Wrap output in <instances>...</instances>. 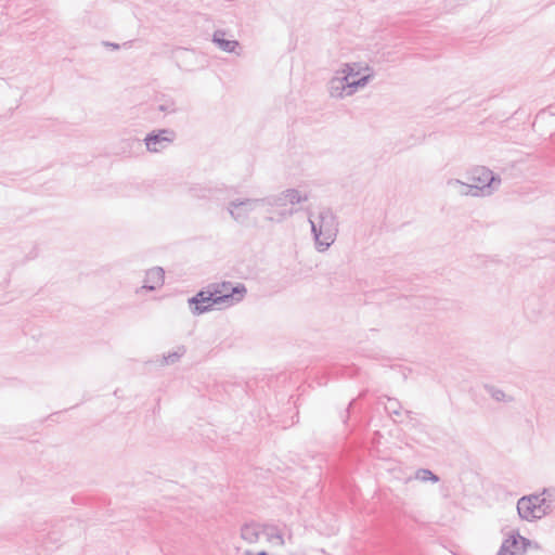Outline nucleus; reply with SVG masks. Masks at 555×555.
<instances>
[{"mask_svg": "<svg viewBox=\"0 0 555 555\" xmlns=\"http://www.w3.org/2000/svg\"><path fill=\"white\" fill-rule=\"evenodd\" d=\"M555 490L544 488L541 493L522 496L517 502V512L521 519L532 521L541 519L554 509Z\"/></svg>", "mask_w": 555, "mask_h": 555, "instance_id": "obj_1", "label": "nucleus"}, {"mask_svg": "<svg viewBox=\"0 0 555 555\" xmlns=\"http://www.w3.org/2000/svg\"><path fill=\"white\" fill-rule=\"evenodd\" d=\"M311 232L319 251L326 250L336 238L338 233V221L330 208H323L315 220L309 218Z\"/></svg>", "mask_w": 555, "mask_h": 555, "instance_id": "obj_2", "label": "nucleus"}, {"mask_svg": "<svg viewBox=\"0 0 555 555\" xmlns=\"http://www.w3.org/2000/svg\"><path fill=\"white\" fill-rule=\"evenodd\" d=\"M215 296L216 304L231 307L242 301L247 293L244 284L231 282L215 283L209 286Z\"/></svg>", "mask_w": 555, "mask_h": 555, "instance_id": "obj_3", "label": "nucleus"}, {"mask_svg": "<svg viewBox=\"0 0 555 555\" xmlns=\"http://www.w3.org/2000/svg\"><path fill=\"white\" fill-rule=\"evenodd\" d=\"M344 73V77L332 80V88H341L346 92V95L353 94L359 88L364 87L371 78L370 75L358 77L359 73H354L349 64H346Z\"/></svg>", "mask_w": 555, "mask_h": 555, "instance_id": "obj_4", "label": "nucleus"}, {"mask_svg": "<svg viewBox=\"0 0 555 555\" xmlns=\"http://www.w3.org/2000/svg\"><path fill=\"white\" fill-rule=\"evenodd\" d=\"M529 547L539 548V545L519 533L511 534L503 541L499 555H525Z\"/></svg>", "mask_w": 555, "mask_h": 555, "instance_id": "obj_5", "label": "nucleus"}, {"mask_svg": "<svg viewBox=\"0 0 555 555\" xmlns=\"http://www.w3.org/2000/svg\"><path fill=\"white\" fill-rule=\"evenodd\" d=\"M175 139L176 132L172 129L165 128L147 133L144 142L147 151L157 153L166 149Z\"/></svg>", "mask_w": 555, "mask_h": 555, "instance_id": "obj_6", "label": "nucleus"}, {"mask_svg": "<svg viewBox=\"0 0 555 555\" xmlns=\"http://www.w3.org/2000/svg\"><path fill=\"white\" fill-rule=\"evenodd\" d=\"M188 302L194 315L208 312L212 309L214 306H218L210 288L207 291H199L195 296L189 298Z\"/></svg>", "mask_w": 555, "mask_h": 555, "instance_id": "obj_7", "label": "nucleus"}, {"mask_svg": "<svg viewBox=\"0 0 555 555\" xmlns=\"http://www.w3.org/2000/svg\"><path fill=\"white\" fill-rule=\"evenodd\" d=\"M254 205H257L255 198L234 199L229 203L228 211L235 221H241L247 218Z\"/></svg>", "mask_w": 555, "mask_h": 555, "instance_id": "obj_8", "label": "nucleus"}, {"mask_svg": "<svg viewBox=\"0 0 555 555\" xmlns=\"http://www.w3.org/2000/svg\"><path fill=\"white\" fill-rule=\"evenodd\" d=\"M448 186L451 188L455 193L460 195L470 196H482L486 184H473L469 181H461L459 179H450L447 182Z\"/></svg>", "mask_w": 555, "mask_h": 555, "instance_id": "obj_9", "label": "nucleus"}, {"mask_svg": "<svg viewBox=\"0 0 555 555\" xmlns=\"http://www.w3.org/2000/svg\"><path fill=\"white\" fill-rule=\"evenodd\" d=\"M165 271L160 267H155L146 271L142 288L155 291L164 284Z\"/></svg>", "mask_w": 555, "mask_h": 555, "instance_id": "obj_10", "label": "nucleus"}, {"mask_svg": "<svg viewBox=\"0 0 555 555\" xmlns=\"http://www.w3.org/2000/svg\"><path fill=\"white\" fill-rule=\"evenodd\" d=\"M225 31L222 29L215 30L212 35V42L222 51L233 53L240 47L237 40L225 39Z\"/></svg>", "mask_w": 555, "mask_h": 555, "instance_id": "obj_11", "label": "nucleus"}, {"mask_svg": "<svg viewBox=\"0 0 555 555\" xmlns=\"http://www.w3.org/2000/svg\"><path fill=\"white\" fill-rule=\"evenodd\" d=\"M260 533V526L256 522H246L241 527V538L247 543H256Z\"/></svg>", "mask_w": 555, "mask_h": 555, "instance_id": "obj_12", "label": "nucleus"}, {"mask_svg": "<svg viewBox=\"0 0 555 555\" xmlns=\"http://www.w3.org/2000/svg\"><path fill=\"white\" fill-rule=\"evenodd\" d=\"M466 180L473 184H486V167H475L467 171Z\"/></svg>", "mask_w": 555, "mask_h": 555, "instance_id": "obj_13", "label": "nucleus"}, {"mask_svg": "<svg viewBox=\"0 0 555 555\" xmlns=\"http://www.w3.org/2000/svg\"><path fill=\"white\" fill-rule=\"evenodd\" d=\"M257 204L262 205H269V206H276V207H283L286 205L284 191L278 195H271L263 198H256Z\"/></svg>", "mask_w": 555, "mask_h": 555, "instance_id": "obj_14", "label": "nucleus"}, {"mask_svg": "<svg viewBox=\"0 0 555 555\" xmlns=\"http://www.w3.org/2000/svg\"><path fill=\"white\" fill-rule=\"evenodd\" d=\"M385 411L389 416H400L402 411L401 402L396 398L386 397Z\"/></svg>", "mask_w": 555, "mask_h": 555, "instance_id": "obj_15", "label": "nucleus"}, {"mask_svg": "<svg viewBox=\"0 0 555 555\" xmlns=\"http://www.w3.org/2000/svg\"><path fill=\"white\" fill-rule=\"evenodd\" d=\"M284 196L286 203L289 202L292 205L299 204L302 202L308 201L307 195H301L298 190L296 189H287L284 191Z\"/></svg>", "mask_w": 555, "mask_h": 555, "instance_id": "obj_16", "label": "nucleus"}, {"mask_svg": "<svg viewBox=\"0 0 555 555\" xmlns=\"http://www.w3.org/2000/svg\"><path fill=\"white\" fill-rule=\"evenodd\" d=\"M263 532L266 533L269 541H273L274 539L279 540L280 545H284V539L281 531L276 526L273 525H264Z\"/></svg>", "mask_w": 555, "mask_h": 555, "instance_id": "obj_17", "label": "nucleus"}, {"mask_svg": "<svg viewBox=\"0 0 555 555\" xmlns=\"http://www.w3.org/2000/svg\"><path fill=\"white\" fill-rule=\"evenodd\" d=\"M186 349L184 346H179L176 351L169 352L167 356H164L163 362L165 364H173L180 360V358L185 353Z\"/></svg>", "mask_w": 555, "mask_h": 555, "instance_id": "obj_18", "label": "nucleus"}, {"mask_svg": "<svg viewBox=\"0 0 555 555\" xmlns=\"http://www.w3.org/2000/svg\"><path fill=\"white\" fill-rule=\"evenodd\" d=\"M416 478L422 481H433V482L439 481V477L436 474H434L430 469H427V468L417 469Z\"/></svg>", "mask_w": 555, "mask_h": 555, "instance_id": "obj_19", "label": "nucleus"}, {"mask_svg": "<svg viewBox=\"0 0 555 555\" xmlns=\"http://www.w3.org/2000/svg\"><path fill=\"white\" fill-rule=\"evenodd\" d=\"M490 393H491V397L495 401H498V402H511V401H513V397L512 396L506 395L504 391H502L500 389L492 388V389H490Z\"/></svg>", "mask_w": 555, "mask_h": 555, "instance_id": "obj_20", "label": "nucleus"}, {"mask_svg": "<svg viewBox=\"0 0 555 555\" xmlns=\"http://www.w3.org/2000/svg\"><path fill=\"white\" fill-rule=\"evenodd\" d=\"M157 109L159 112H163V113H166V114H171V113H175L177 111L176 103L171 99H168L164 103L159 104Z\"/></svg>", "mask_w": 555, "mask_h": 555, "instance_id": "obj_21", "label": "nucleus"}, {"mask_svg": "<svg viewBox=\"0 0 555 555\" xmlns=\"http://www.w3.org/2000/svg\"><path fill=\"white\" fill-rule=\"evenodd\" d=\"M195 192V195L197 197L202 198H209L214 196L217 192H220L221 190H193Z\"/></svg>", "mask_w": 555, "mask_h": 555, "instance_id": "obj_22", "label": "nucleus"}, {"mask_svg": "<svg viewBox=\"0 0 555 555\" xmlns=\"http://www.w3.org/2000/svg\"><path fill=\"white\" fill-rule=\"evenodd\" d=\"M488 173L492 172L488 170ZM500 183L501 179L496 176L491 175L490 179L488 180V190H496Z\"/></svg>", "mask_w": 555, "mask_h": 555, "instance_id": "obj_23", "label": "nucleus"}, {"mask_svg": "<svg viewBox=\"0 0 555 555\" xmlns=\"http://www.w3.org/2000/svg\"><path fill=\"white\" fill-rule=\"evenodd\" d=\"M296 212H297V209H295V208H291V209H288V210H283V211H281V212H280V217H281V219H284V218H286V217H291V216H293V215H294V214H296Z\"/></svg>", "mask_w": 555, "mask_h": 555, "instance_id": "obj_24", "label": "nucleus"}, {"mask_svg": "<svg viewBox=\"0 0 555 555\" xmlns=\"http://www.w3.org/2000/svg\"><path fill=\"white\" fill-rule=\"evenodd\" d=\"M245 555H269V554H268V552H266V551H260V552H258V553H254V552H251V551H246V552H245Z\"/></svg>", "mask_w": 555, "mask_h": 555, "instance_id": "obj_25", "label": "nucleus"}, {"mask_svg": "<svg viewBox=\"0 0 555 555\" xmlns=\"http://www.w3.org/2000/svg\"><path fill=\"white\" fill-rule=\"evenodd\" d=\"M413 414H414V413H413L412 411H409V410H406V411H405V415H406V417H408L409 420H411V421L413 420Z\"/></svg>", "mask_w": 555, "mask_h": 555, "instance_id": "obj_26", "label": "nucleus"}, {"mask_svg": "<svg viewBox=\"0 0 555 555\" xmlns=\"http://www.w3.org/2000/svg\"><path fill=\"white\" fill-rule=\"evenodd\" d=\"M106 44L112 47L113 49H118L119 48V46L117 43L106 42Z\"/></svg>", "mask_w": 555, "mask_h": 555, "instance_id": "obj_27", "label": "nucleus"}, {"mask_svg": "<svg viewBox=\"0 0 555 555\" xmlns=\"http://www.w3.org/2000/svg\"><path fill=\"white\" fill-rule=\"evenodd\" d=\"M354 401H356V400L353 399V400H351V401L349 402L348 408H347V410H346L347 414L349 413V410H350V408L353 405Z\"/></svg>", "mask_w": 555, "mask_h": 555, "instance_id": "obj_28", "label": "nucleus"}]
</instances>
